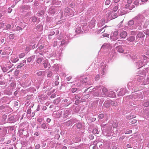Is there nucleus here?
<instances>
[{"mask_svg":"<svg viewBox=\"0 0 149 149\" xmlns=\"http://www.w3.org/2000/svg\"><path fill=\"white\" fill-rule=\"evenodd\" d=\"M43 65L45 68H46L47 67V64L46 63H43Z\"/></svg>","mask_w":149,"mask_h":149,"instance_id":"nucleus-44","label":"nucleus"},{"mask_svg":"<svg viewBox=\"0 0 149 149\" xmlns=\"http://www.w3.org/2000/svg\"><path fill=\"white\" fill-rule=\"evenodd\" d=\"M25 63V62H23V63H20V64L18 65L17 66V68H20L21 67H23Z\"/></svg>","mask_w":149,"mask_h":149,"instance_id":"nucleus-12","label":"nucleus"},{"mask_svg":"<svg viewBox=\"0 0 149 149\" xmlns=\"http://www.w3.org/2000/svg\"><path fill=\"white\" fill-rule=\"evenodd\" d=\"M146 83L144 84V85L147 84H149V78H147L146 79Z\"/></svg>","mask_w":149,"mask_h":149,"instance_id":"nucleus-37","label":"nucleus"},{"mask_svg":"<svg viewBox=\"0 0 149 149\" xmlns=\"http://www.w3.org/2000/svg\"><path fill=\"white\" fill-rule=\"evenodd\" d=\"M132 0H127V3L129 4L131 3L132 2Z\"/></svg>","mask_w":149,"mask_h":149,"instance_id":"nucleus-58","label":"nucleus"},{"mask_svg":"<svg viewBox=\"0 0 149 149\" xmlns=\"http://www.w3.org/2000/svg\"><path fill=\"white\" fill-rule=\"evenodd\" d=\"M43 118H42L40 117L37 119V121L39 123H41L42 121Z\"/></svg>","mask_w":149,"mask_h":149,"instance_id":"nucleus-32","label":"nucleus"},{"mask_svg":"<svg viewBox=\"0 0 149 149\" xmlns=\"http://www.w3.org/2000/svg\"><path fill=\"white\" fill-rule=\"evenodd\" d=\"M109 36V34L107 33H104L103 35V36L104 37H108Z\"/></svg>","mask_w":149,"mask_h":149,"instance_id":"nucleus-52","label":"nucleus"},{"mask_svg":"<svg viewBox=\"0 0 149 149\" xmlns=\"http://www.w3.org/2000/svg\"><path fill=\"white\" fill-rule=\"evenodd\" d=\"M43 48H44V46H43L42 45H41L37 49L36 51V53H37L36 52L38 50H41V49H43Z\"/></svg>","mask_w":149,"mask_h":149,"instance_id":"nucleus-23","label":"nucleus"},{"mask_svg":"<svg viewBox=\"0 0 149 149\" xmlns=\"http://www.w3.org/2000/svg\"><path fill=\"white\" fill-rule=\"evenodd\" d=\"M54 33H55L54 31H51L50 32V33L49 34V36H51L52 35H54Z\"/></svg>","mask_w":149,"mask_h":149,"instance_id":"nucleus-42","label":"nucleus"},{"mask_svg":"<svg viewBox=\"0 0 149 149\" xmlns=\"http://www.w3.org/2000/svg\"><path fill=\"white\" fill-rule=\"evenodd\" d=\"M136 117L135 116L133 115H132V114H130V115H128L127 116V119H130L132 118H134Z\"/></svg>","mask_w":149,"mask_h":149,"instance_id":"nucleus-9","label":"nucleus"},{"mask_svg":"<svg viewBox=\"0 0 149 149\" xmlns=\"http://www.w3.org/2000/svg\"><path fill=\"white\" fill-rule=\"evenodd\" d=\"M128 24L129 25L131 26L134 24V21L133 20H130L128 22Z\"/></svg>","mask_w":149,"mask_h":149,"instance_id":"nucleus-20","label":"nucleus"},{"mask_svg":"<svg viewBox=\"0 0 149 149\" xmlns=\"http://www.w3.org/2000/svg\"><path fill=\"white\" fill-rule=\"evenodd\" d=\"M6 117H7V116H6L5 115H4L3 116V118L4 119H6Z\"/></svg>","mask_w":149,"mask_h":149,"instance_id":"nucleus-63","label":"nucleus"},{"mask_svg":"<svg viewBox=\"0 0 149 149\" xmlns=\"http://www.w3.org/2000/svg\"><path fill=\"white\" fill-rule=\"evenodd\" d=\"M42 72L41 71H38L37 73V75L38 76H40L41 75H42Z\"/></svg>","mask_w":149,"mask_h":149,"instance_id":"nucleus-29","label":"nucleus"},{"mask_svg":"<svg viewBox=\"0 0 149 149\" xmlns=\"http://www.w3.org/2000/svg\"><path fill=\"white\" fill-rule=\"evenodd\" d=\"M126 147L127 148H132V146L130 144H127L126 145Z\"/></svg>","mask_w":149,"mask_h":149,"instance_id":"nucleus-49","label":"nucleus"},{"mask_svg":"<svg viewBox=\"0 0 149 149\" xmlns=\"http://www.w3.org/2000/svg\"><path fill=\"white\" fill-rule=\"evenodd\" d=\"M1 55H6L7 53H6V52L5 51H2V52L1 53Z\"/></svg>","mask_w":149,"mask_h":149,"instance_id":"nucleus-39","label":"nucleus"},{"mask_svg":"<svg viewBox=\"0 0 149 149\" xmlns=\"http://www.w3.org/2000/svg\"><path fill=\"white\" fill-rule=\"evenodd\" d=\"M25 50L29 52L30 50L29 47H26L25 49Z\"/></svg>","mask_w":149,"mask_h":149,"instance_id":"nucleus-56","label":"nucleus"},{"mask_svg":"<svg viewBox=\"0 0 149 149\" xmlns=\"http://www.w3.org/2000/svg\"><path fill=\"white\" fill-rule=\"evenodd\" d=\"M89 138L91 139H93L94 138V136L93 135H91L89 136Z\"/></svg>","mask_w":149,"mask_h":149,"instance_id":"nucleus-46","label":"nucleus"},{"mask_svg":"<svg viewBox=\"0 0 149 149\" xmlns=\"http://www.w3.org/2000/svg\"><path fill=\"white\" fill-rule=\"evenodd\" d=\"M51 121V120L49 118H47L46 121L48 123H49Z\"/></svg>","mask_w":149,"mask_h":149,"instance_id":"nucleus-53","label":"nucleus"},{"mask_svg":"<svg viewBox=\"0 0 149 149\" xmlns=\"http://www.w3.org/2000/svg\"><path fill=\"white\" fill-rule=\"evenodd\" d=\"M47 109V107L45 106H43L42 108V110L44 111L45 110Z\"/></svg>","mask_w":149,"mask_h":149,"instance_id":"nucleus-50","label":"nucleus"},{"mask_svg":"<svg viewBox=\"0 0 149 149\" xmlns=\"http://www.w3.org/2000/svg\"><path fill=\"white\" fill-rule=\"evenodd\" d=\"M127 33L126 31H123L120 33V36L122 38H124L127 36Z\"/></svg>","mask_w":149,"mask_h":149,"instance_id":"nucleus-3","label":"nucleus"},{"mask_svg":"<svg viewBox=\"0 0 149 149\" xmlns=\"http://www.w3.org/2000/svg\"><path fill=\"white\" fill-rule=\"evenodd\" d=\"M110 3V0H107L105 2V4L106 5H108Z\"/></svg>","mask_w":149,"mask_h":149,"instance_id":"nucleus-31","label":"nucleus"},{"mask_svg":"<svg viewBox=\"0 0 149 149\" xmlns=\"http://www.w3.org/2000/svg\"><path fill=\"white\" fill-rule=\"evenodd\" d=\"M81 97L80 96L76 95L75 96V98L76 100H79Z\"/></svg>","mask_w":149,"mask_h":149,"instance_id":"nucleus-28","label":"nucleus"},{"mask_svg":"<svg viewBox=\"0 0 149 149\" xmlns=\"http://www.w3.org/2000/svg\"><path fill=\"white\" fill-rule=\"evenodd\" d=\"M118 8V7L117 6H115L113 8V10L115 12L117 10Z\"/></svg>","mask_w":149,"mask_h":149,"instance_id":"nucleus-35","label":"nucleus"},{"mask_svg":"<svg viewBox=\"0 0 149 149\" xmlns=\"http://www.w3.org/2000/svg\"><path fill=\"white\" fill-rule=\"evenodd\" d=\"M68 100L66 99H65L63 100L62 102H66L68 101Z\"/></svg>","mask_w":149,"mask_h":149,"instance_id":"nucleus-59","label":"nucleus"},{"mask_svg":"<svg viewBox=\"0 0 149 149\" xmlns=\"http://www.w3.org/2000/svg\"><path fill=\"white\" fill-rule=\"evenodd\" d=\"M105 31V29H104V28H102V29H100V31H102V33L104 32Z\"/></svg>","mask_w":149,"mask_h":149,"instance_id":"nucleus-57","label":"nucleus"},{"mask_svg":"<svg viewBox=\"0 0 149 149\" xmlns=\"http://www.w3.org/2000/svg\"><path fill=\"white\" fill-rule=\"evenodd\" d=\"M87 77H85L84 78L80 80L81 82L84 83H86L87 82Z\"/></svg>","mask_w":149,"mask_h":149,"instance_id":"nucleus-14","label":"nucleus"},{"mask_svg":"<svg viewBox=\"0 0 149 149\" xmlns=\"http://www.w3.org/2000/svg\"><path fill=\"white\" fill-rule=\"evenodd\" d=\"M137 122V120L135 119H133L130 122V123L131 124H134L136 123Z\"/></svg>","mask_w":149,"mask_h":149,"instance_id":"nucleus-27","label":"nucleus"},{"mask_svg":"<svg viewBox=\"0 0 149 149\" xmlns=\"http://www.w3.org/2000/svg\"><path fill=\"white\" fill-rule=\"evenodd\" d=\"M4 26V23H0V29H1Z\"/></svg>","mask_w":149,"mask_h":149,"instance_id":"nucleus-47","label":"nucleus"},{"mask_svg":"<svg viewBox=\"0 0 149 149\" xmlns=\"http://www.w3.org/2000/svg\"><path fill=\"white\" fill-rule=\"evenodd\" d=\"M16 31H20L21 30H22V28L20 27V26H17L16 28Z\"/></svg>","mask_w":149,"mask_h":149,"instance_id":"nucleus-33","label":"nucleus"},{"mask_svg":"<svg viewBox=\"0 0 149 149\" xmlns=\"http://www.w3.org/2000/svg\"><path fill=\"white\" fill-rule=\"evenodd\" d=\"M77 127L79 129L81 128L82 127V125L80 123H78L76 125Z\"/></svg>","mask_w":149,"mask_h":149,"instance_id":"nucleus-21","label":"nucleus"},{"mask_svg":"<svg viewBox=\"0 0 149 149\" xmlns=\"http://www.w3.org/2000/svg\"><path fill=\"white\" fill-rule=\"evenodd\" d=\"M31 112V109H28L27 111V114H30Z\"/></svg>","mask_w":149,"mask_h":149,"instance_id":"nucleus-43","label":"nucleus"},{"mask_svg":"<svg viewBox=\"0 0 149 149\" xmlns=\"http://www.w3.org/2000/svg\"><path fill=\"white\" fill-rule=\"evenodd\" d=\"M77 90L76 88H73L72 89V93H74L76 92Z\"/></svg>","mask_w":149,"mask_h":149,"instance_id":"nucleus-36","label":"nucleus"},{"mask_svg":"<svg viewBox=\"0 0 149 149\" xmlns=\"http://www.w3.org/2000/svg\"><path fill=\"white\" fill-rule=\"evenodd\" d=\"M60 102V98H57L54 100L53 101V103L55 104H57Z\"/></svg>","mask_w":149,"mask_h":149,"instance_id":"nucleus-8","label":"nucleus"},{"mask_svg":"<svg viewBox=\"0 0 149 149\" xmlns=\"http://www.w3.org/2000/svg\"><path fill=\"white\" fill-rule=\"evenodd\" d=\"M104 117V114L103 113L100 114L98 116V118L100 119H102Z\"/></svg>","mask_w":149,"mask_h":149,"instance_id":"nucleus-18","label":"nucleus"},{"mask_svg":"<svg viewBox=\"0 0 149 149\" xmlns=\"http://www.w3.org/2000/svg\"><path fill=\"white\" fill-rule=\"evenodd\" d=\"M118 34V32L115 31L114 32V33H113V36H114L116 37L117 36Z\"/></svg>","mask_w":149,"mask_h":149,"instance_id":"nucleus-40","label":"nucleus"},{"mask_svg":"<svg viewBox=\"0 0 149 149\" xmlns=\"http://www.w3.org/2000/svg\"><path fill=\"white\" fill-rule=\"evenodd\" d=\"M56 95L55 94H53L51 96V98H54L55 97H56Z\"/></svg>","mask_w":149,"mask_h":149,"instance_id":"nucleus-62","label":"nucleus"},{"mask_svg":"<svg viewBox=\"0 0 149 149\" xmlns=\"http://www.w3.org/2000/svg\"><path fill=\"white\" fill-rule=\"evenodd\" d=\"M134 4L136 5H138L139 4V2L138 1H136L134 2Z\"/></svg>","mask_w":149,"mask_h":149,"instance_id":"nucleus-45","label":"nucleus"},{"mask_svg":"<svg viewBox=\"0 0 149 149\" xmlns=\"http://www.w3.org/2000/svg\"><path fill=\"white\" fill-rule=\"evenodd\" d=\"M95 22V20L94 19H92L90 21L89 24V26L90 27L92 28L94 27Z\"/></svg>","mask_w":149,"mask_h":149,"instance_id":"nucleus-2","label":"nucleus"},{"mask_svg":"<svg viewBox=\"0 0 149 149\" xmlns=\"http://www.w3.org/2000/svg\"><path fill=\"white\" fill-rule=\"evenodd\" d=\"M43 57H40L38 58L36 62L37 63L39 64L41 63L43 60Z\"/></svg>","mask_w":149,"mask_h":149,"instance_id":"nucleus-11","label":"nucleus"},{"mask_svg":"<svg viewBox=\"0 0 149 149\" xmlns=\"http://www.w3.org/2000/svg\"><path fill=\"white\" fill-rule=\"evenodd\" d=\"M93 149H98V147L97 146H94L93 147Z\"/></svg>","mask_w":149,"mask_h":149,"instance_id":"nucleus-61","label":"nucleus"},{"mask_svg":"<svg viewBox=\"0 0 149 149\" xmlns=\"http://www.w3.org/2000/svg\"><path fill=\"white\" fill-rule=\"evenodd\" d=\"M52 75V73L51 72H48L47 75V76L48 77H51Z\"/></svg>","mask_w":149,"mask_h":149,"instance_id":"nucleus-30","label":"nucleus"},{"mask_svg":"<svg viewBox=\"0 0 149 149\" xmlns=\"http://www.w3.org/2000/svg\"><path fill=\"white\" fill-rule=\"evenodd\" d=\"M116 48L117 49L118 51L119 52L123 53L124 51L123 49L120 46L117 47Z\"/></svg>","mask_w":149,"mask_h":149,"instance_id":"nucleus-6","label":"nucleus"},{"mask_svg":"<svg viewBox=\"0 0 149 149\" xmlns=\"http://www.w3.org/2000/svg\"><path fill=\"white\" fill-rule=\"evenodd\" d=\"M125 90L124 89H121L118 93V96H123L125 95Z\"/></svg>","mask_w":149,"mask_h":149,"instance_id":"nucleus-5","label":"nucleus"},{"mask_svg":"<svg viewBox=\"0 0 149 149\" xmlns=\"http://www.w3.org/2000/svg\"><path fill=\"white\" fill-rule=\"evenodd\" d=\"M72 77L70 76L69 77H67L66 78V79L68 81H69L72 79Z\"/></svg>","mask_w":149,"mask_h":149,"instance_id":"nucleus-55","label":"nucleus"},{"mask_svg":"<svg viewBox=\"0 0 149 149\" xmlns=\"http://www.w3.org/2000/svg\"><path fill=\"white\" fill-rule=\"evenodd\" d=\"M135 39V37L134 36H130L127 39L128 41L132 42H134Z\"/></svg>","mask_w":149,"mask_h":149,"instance_id":"nucleus-4","label":"nucleus"},{"mask_svg":"<svg viewBox=\"0 0 149 149\" xmlns=\"http://www.w3.org/2000/svg\"><path fill=\"white\" fill-rule=\"evenodd\" d=\"M32 20L33 22H35L37 20V18L35 16L33 17H32Z\"/></svg>","mask_w":149,"mask_h":149,"instance_id":"nucleus-26","label":"nucleus"},{"mask_svg":"<svg viewBox=\"0 0 149 149\" xmlns=\"http://www.w3.org/2000/svg\"><path fill=\"white\" fill-rule=\"evenodd\" d=\"M118 15L116 13H114L111 16V17L112 19H114L117 17Z\"/></svg>","mask_w":149,"mask_h":149,"instance_id":"nucleus-16","label":"nucleus"},{"mask_svg":"<svg viewBox=\"0 0 149 149\" xmlns=\"http://www.w3.org/2000/svg\"><path fill=\"white\" fill-rule=\"evenodd\" d=\"M11 26L10 24H8L6 26V28L7 29H10L11 28Z\"/></svg>","mask_w":149,"mask_h":149,"instance_id":"nucleus-41","label":"nucleus"},{"mask_svg":"<svg viewBox=\"0 0 149 149\" xmlns=\"http://www.w3.org/2000/svg\"><path fill=\"white\" fill-rule=\"evenodd\" d=\"M79 100H76L75 101V104H79Z\"/></svg>","mask_w":149,"mask_h":149,"instance_id":"nucleus-60","label":"nucleus"},{"mask_svg":"<svg viewBox=\"0 0 149 149\" xmlns=\"http://www.w3.org/2000/svg\"><path fill=\"white\" fill-rule=\"evenodd\" d=\"M111 104L113 106L115 107H116L117 105V104H116L113 101L111 102Z\"/></svg>","mask_w":149,"mask_h":149,"instance_id":"nucleus-38","label":"nucleus"},{"mask_svg":"<svg viewBox=\"0 0 149 149\" xmlns=\"http://www.w3.org/2000/svg\"><path fill=\"white\" fill-rule=\"evenodd\" d=\"M98 130L97 129H94L93 130V134H98Z\"/></svg>","mask_w":149,"mask_h":149,"instance_id":"nucleus-24","label":"nucleus"},{"mask_svg":"<svg viewBox=\"0 0 149 149\" xmlns=\"http://www.w3.org/2000/svg\"><path fill=\"white\" fill-rule=\"evenodd\" d=\"M102 91L103 93H106L108 91L107 89V88H105V87L103 88L102 89Z\"/></svg>","mask_w":149,"mask_h":149,"instance_id":"nucleus-22","label":"nucleus"},{"mask_svg":"<svg viewBox=\"0 0 149 149\" xmlns=\"http://www.w3.org/2000/svg\"><path fill=\"white\" fill-rule=\"evenodd\" d=\"M19 60L18 58L15 56H12L10 59L11 61L13 63H16Z\"/></svg>","mask_w":149,"mask_h":149,"instance_id":"nucleus-1","label":"nucleus"},{"mask_svg":"<svg viewBox=\"0 0 149 149\" xmlns=\"http://www.w3.org/2000/svg\"><path fill=\"white\" fill-rule=\"evenodd\" d=\"M103 105L106 108H108L110 107V105L109 103L105 102L104 103Z\"/></svg>","mask_w":149,"mask_h":149,"instance_id":"nucleus-10","label":"nucleus"},{"mask_svg":"<svg viewBox=\"0 0 149 149\" xmlns=\"http://www.w3.org/2000/svg\"><path fill=\"white\" fill-rule=\"evenodd\" d=\"M130 34L132 35H136V33L134 31H132L130 32Z\"/></svg>","mask_w":149,"mask_h":149,"instance_id":"nucleus-34","label":"nucleus"},{"mask_svg":"<svg viewBox=\"0 0 149 149\" xmlns=\"http://www.w3.org/2000/svg\"><path fill=\"white\" fill-rule=\"evenodd\" d=\"M35 55L29 57L27 59V61L28 62H30L31 61L33 58L34 59L35 58Z\"/></svg>","mask_w":149,"mask_h":149,"instance_id":"nucleus-7","label":"nucleus"},{"mask_svg":"<svg viewBox=\"0 0 149 149\" xmlns=\"http://www.w3.org/2000/svg\"><path fill=\"white\" fill-rule=\"evenodd\" d=\"M143 34L141 32H139L137 34V36L139 38H141L143 37Z\"/></svg>","mask_w":149,"mask_h":149,"instance_id":"nucleus-13","label":"nucleus"},{"mask_svg":"<svg viewBox=\"0 0 149 149\" xmlns=\"http://www.w3.org/2000/svg\"><path fill=\"white\" fill-rule=\"evenodd\" d=\"M55 137L57 139H59L60 137V135L58 134H56L55 135Z\"/></svg>","mask_w":149,"mask_h":149,"instance_id":"nucleus-54","label":"nucleus"},{"mask_svg":"<svg viewBox=\"0 0 149 149\" xmlns=\"http://www.w3.org/2000/svg\"><path fill=\"white\" fill-rule=\"evenodd\" d=\"M41 127L43 129L47 128V127L45 123H43L41 125Z\"/></svg>","mask_w":149,"mask_h":149,"instance_id":"nucleus-15","label":"nucleus"},{"mask_svg":"<svg viewBox=\"0 0 149 149\" xmlns=\"http://www.w3.org/2000/svg\"><path fill=\"white\" fill-rule=\"evenodd\" d=\"M100 78V75H97L95 77V80H97L98 79Z\"/></svg>","mask_w":149,"mask_h":149,"instance_id":"nucleus-51","label":"nucleus"},{"mask_svg":"<svg viewBox=\"0 0 149 149\" xmlns=\"http://www.w3.org/2000/svg\"><path fill=\"white\" fill-rule=\"evenodd\" d=\"M25 54L24 53H22L20 54L19 56L20 58H22L24 57L25 56Z\"/></svg>","mask_w":149,"mask_h":149,"instance_id":"nucleus-17","label":"nucleus"},{"mask_svg":"<svg viewBox=\"0 0 149 149\" xmlns=\"http://www.w3.org/2000/svg\"><path fill=\"white\" fill-rule=\"evenodd\" d=\"M146 34L149 35V30H147L146 31Z\"/></svg>","mask_w":149,"mask_h":149,"instance_id":"nucleus-64","label":"nucleus"},{"mask_svg":"<svg viewBox=\"0 0 149 149\" xmlns=\"http://www.w3.org/2000/svg\"><path fill=\"white\" fill-rule=\"evenodd\" d=\"M40 134V133L38 132H36L35 133H34V135L36 136H38Z\"/></svg>","mask_w":149,"mask_h":149,"instance_id":"nucleus-48","label":"nucleus"},{"mask_svg":"<svg viewBox=\"0 0 149 149\" xmlns=\"http://www.w3.org/2000/svg\"><path fill=\"white\" fill-rule=\"evenodd\" d=\"M143 105L146 107H148L149 106V102H145L144 104Z\"/></svg>","mask_w":149,"mask_h":149,"instance_id":"nucleus-25","label":"nucleus"},{"mask_svg":"<svg viewBox=\"0 0 149 149\" xmlns=\"http://www.w3.org/2000/svg\"><path fill=\"white\" fill-rule=\"evenodd\" d=\"M14 35L13 34H11L9 35V37L10 39H13L14 38Z\"/></svg>","mask_w":149,"mask_h":149,"instance_id":"nucleus-19","label":"nucleus"}]
</instances>
